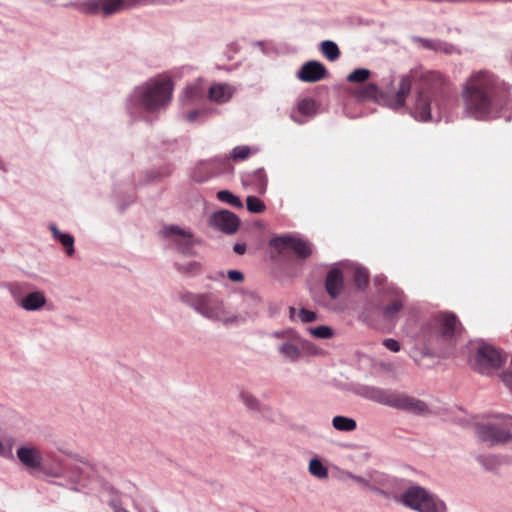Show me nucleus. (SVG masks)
<instances>
[{
    "label": "nucleus",
    "instance_id": "nucleus-4",
    "mask_svg": "<svg viewBox=\"0 0 512 512\" xmlns=\"http://www.w3.org/2000/svg\"><path fill=\"white\" fill-rule=\"evenodd\" d=\"M174 84L170 77L160 76L138 87L134 94L137 102L148 111L165 107L171 100Z\"/></svg>",
    "mask_w": 512,
    "mask_h": 512
},
{
    "label": "nucleus",
    "instance_id": "nucleus-5",
    "mask_svg": "<svg viewBox=\"0 0 512 512\" xmlns=\"http://www.w3.org/2000/svg\"><path fill=\"white\" fill-rule=\"evenodd\" d=\"M361 395L371 401L386 405L395 409L405 410L415 414H423L427 411L426 404L414 397L391 390L366 386L362 388Z\"/></svg>",
    "mask_w": 512,
    "mask_h": 512
},
{
    "label": "nucleus",
    "instance_id": "nucleus-14",
    "mask_svg": "<svg viewBox=\"0 0 512 512\" xmlns=\"http://www.w3.org/2000/svg\"><path fill=\"white\" fill-rule=\"evenodd\" d=\"M210 225L226 234H233L238 230L240 219L233 212L221 210L211 215Z\"/></svg>",
    "mask_w": 512,
    "mask_h": 512
},
{
    "label": "nucleus",
    "instance_id": "nucleus-40",
    "mask_svg": "<svg viewBox=\"0 0 512 512\" xmlns=\"http://www.w3.org/2000/svg\"><path fill=\"white\" fill-rule=\"evenodd\" d=\"M228 279L232 282H242L244 280V275L242 272L238 270H230L227 273Z\"/></svg>",
    "mask_w": 512,
    "mask_h": 512
},
{
    "label": "nucleus",
    "instance_id": "nucleus-13",
    "mask_svg": "<svg viewBox=\"0 0 512 512\" xmlns=\"http://www.w3.org/2000/svg\"><path fill=\"white\" fill-rule=\"evenodd\" d=\"M11 293L17 305L26 311L39 310L46 304V297L44 293L40 291L30 292L22 296L21 287L19 285H13L11 287Z\"/></svg>",
    "mask_w": 512,
    "mask_h": 512
},
{
    "label": "nucleus",
    "instance_id": "nucleus-43",
    "mask_svg": "<svg viewBox=\"0 0 512 512\" xmlns=\"http://www.w3.org/2000/svg\"><path fill=\"white\" fill-rule=\"evenodd\" d=\"M201 112H202V111L197 110V109L192 110V111L188 112V113L185 115V118H186V120H187V121H189V122H194V121L197 119V117L200 115V113H201Z\"/></svg>",
    "mask_w": 512,
    "mask_h": 512
},
{
    "label": "nucleus",
    "instance_id": "nucleus-25",
    "mask_svg": "<svg viewBox=\"0 0 512 512\" xmlns=\"http://www.w3.org/2000/svg\"><path fill=\"white\" fill-rule=\"evenodd\" d=\"M358 96L363 100H377L381 96V93L375 84L369 83L359 90Z\"/></svg>",
    "mask_w": 512,
    "mask_h": 512
},
{
    "label": "nucleus",
    "instance_id": "nucleus-3",
    "mask_svg": "<svg viewBox=\"0 0 512 512\" xmlns=\"http://www.w3.org/2000/svg\"><path fill=\"white\" fill-rule=\"evenodd\" d=\"M462 325L455 314L440 313L435 315L421 331L423 339L428 342H441L453 346L462 333Z\"/></svg>",
    "mask_w": 512,
    "mask_h": 512
},
{
    "label": "nucleus",
    "instance_id": "nucleus-29",
    "mask_svg": "<svg viewBox=\"0 0 512 512\" xmlns=\"http://www.w3.org/2000/svg\"><path fill=\"white\" fill-rule=\"evenodd\" d=\"M217 198H218V200L225 202V203L231 205L232 207H235V208L243 207V204H242L241 200L239 199V197L232 194L229 190L219 191L217 193Z\"/></svg>",
    "mask_w": 512,
    "mask_h": 512
},
{
    "label": "nucleus",
    "instance_id": "nucleus-9",
    "mask_svg": "<svg viewBox=\"0 0 512 512\" xmlns=\"http://www.w3.org/2000/svg\"><path fill=\"white\" fill-rule=\"evenodd\" d=\"M401 502L419 512H446L445 504L419 486L409 488L401 495Z\"/></svg>",
    "mask_w": 512,
    "mask_h": 512
},
{
    "label": "nucleus",
    "instance_id": "nucleus-30",
    "mask_svg": "<svg viewBox=\"0 0 512 512\" xmlns=\"http://www.w3.org/2000/svg\"><path fill=\"white\" fill-rule=\"evenodd\" d=\"M371 72L366 68L355 69L347 76V80L352 83H363L369 79Z\"/></svg>",
    "mask_w": 512,
    "mask_h": 512
},
{
    "label": "nucleus",
    "instance_id": "nucleus-11",
    "mask_svg": "<svg viewBox=\"0 0 512 512\" xmlns=\"http://www.w3.org/2000/svg\"><path fill=\"white\" fill-rule=\"evenodd\" d=\"M163 235L172 240L179 252L184 255H193L195 240L189 231L171 225L163 229Z\"/></svg>",
    "mask_w": 512,
    "mask_h": 512
},
{
    "label": "nucleus",
    "instance_id": "nucleus-39",
    "mask_svg": "<svg viewBox=\"0 0 512 512\" xmlns=\"http://www.w3.org/2000/svg\"><path fill=\"white\" fill-rule=\"evenodd\" d=\"M414 40L415 42L419 43L422 47L434 51L436 41L420 37L414 38Z\"/></svg>",
    "mask_w": 512,
    "mask_h": 512
},
{
    "label": "nucleus",
    "instance_id": "nucleus-50",
    "mask_svg": "<svg viewBox=\"0 0 512 512\" xmlns=\"http://www.w3.org/2000/svg\"><path fill=\"white\" fill-rule=\"evenodd\" d=\"M123 512H129L128 510H123Z\"/></svg>",
    "mask_w": 512,
    "mask_h": 512
},
{
    "label": "nucleus",
    "instance_id": "nucleus-7",
    "mask_svg": "<svg viewBox=\"0 0 512 512\" xmlns=\"http://www.w3.org/2000/svg\"><path fill=\"white\" fill-rule=\"evenodd\" d=\"M152 3H154V0H85L73 4V7L85 14H97L102 12L104 15L108 16L123 9H130Z\"/></svg>",
    "mask_w": 512,
    "mask_h": 512
},
{
    "label": "nucleus",
    "instance_id": "nucleus-27",
    "mask_svg": "<svg viewBox=\"0 0 512 512\" xmlns=\"http://www.w3.org/2000/svg\"><path fill=\"white\" fill-rule=\"evenodd\" d=\"M308 469L310 474L313 475L314 477H317L319 479H324L328 477V469L317 458H313L310 460Z\"/></svg>",
    "mask_w": 512,
    "mask_h": 512
},
{
    "label": "nucleus",
    "instance_id": "nucleus-18",
    "mask_svg": "<svg viewBox=\"0 0 512 512\" xmlns=\"http://www.w3.org/2000/svg\"><path fill=\"white\" fill-rule=\"evenodd\" d=\"M325 289L331 299H336L340 296L344 289V277L339 268H332L328 272L325 279Z\"/></svg>",
    "mask_w": 512,
    "mask_h": 512
},
{
    "label": "nucleus",
    "instance_id": "nucleus-23",
    "mask_svg": "<svg viewBox=\"0 0 512 512\" xmlns=\"http://www.w3.org/2000/svg\"><path fill=\"white\" fill-rule=\"evenodd\" d=\"M333 427L339 431L350 432L355 430L356 421L344 416H335L332 420Z\"/></svg>",
    "mask_w": 512,
    "mask_h": 512
},
{
    "label": "nucleus",
    "instance_id": "nucleus-48",
    "mask_svg": "<svg viewBox=\"0 0 512 512\" xmlns=\"http://www.w3.org/2000/svg\"><path fill=\"white\" fill-rule=\"evenodd\" d=\"M195 180L199 181V182H202L204 181L205 179L204 178H197L196 176H194Z\"/></svg>",
    "mask_w": 512,
    "mask_h": 512
},
{
    "label": "nucleus",
    "instance_id": "nucleus-51",
    "mask_svg": "<svg viewBox=\"0 0 512 512\" xmlns=\"http://www.w3.org/2000/svg\"><path fill=\"white\" fill-rule=\"evenodd\" d=\"M123 512H129L128 510H123Z\"/></svg>",
    "mask_w": 512,
    "mask_h": 512
},
{
    "label": "nucleus",
    "instance_id": "nucleus-26",
    "mask_svg": "<svg viewBox=\"0 0 512 512\" xmlns=\"http://www.w3.org/2000/svg\"><path fill=\"white\" fill-rule=\"evenodd\" d=\"M185 102L192 104L204 98L205 91L200 85H192L186 88Z\"/></svg>",
    "mask_w": 512,
    "mask_h": 512
},
{
    "label": "nucleus",
    "instance_id": "nucleus-32",
    "mask_svg": "<svg viewBox=\"0 0 512 512\" xmlns=\"http://www.w3.org/2000/svg\"><path fill=\"white\" fill-rule=\"evenodd\" d=\"M354 282L359 288H364L369 281L368 273L363 268H357L354 272Z\"/></svg>",
    "mask_w": 512,
    "mask_h": 512
},
{
    "label": "nucleus",
    "instance_id": "nucleus-36",
    "mask_svg": "<svg viewBox=\"0 0 512 512\" xmlns=\"http://www.w3.org/2000/svg\"><path fill=\"white\" fill-rule=\"evenodd\" d=\"M434 51L442 52L444 54H451L455 51V47L452 44L443 41H436Z\"/></svg>",
    "mask_w": 512,
    "mask_h": 512
},
{
    "label": "nucleus",
    "instance_id": "nucleus-37",
    "mask_svg": "<svg viewBox=\"0 0 512 512\" xmlns=\"http://www.w3.org/2000/svg\"><path fill=\"white\" fill-rule=\"evenodd\" d=\"M298 316L303 323L313 322L317 318L315 312L304 309V308L300 309Z\"/></svg>",
    "mask_w": 512,
    "mask_h": 512
},
{
    "label": "nucleus",
    "instance_id": "nucleus-31",
    "mask_svg": "<svg viewBox=\"0 0 512 512\" xmlns=\"http://www.w3.org/2000/svg\"><path fill=\"white\" fill-rule=\"evenodd\" d=\"M248 211L252 213H262L265 211L266 206L259 198L255 196H248L246 199Z\"/></svg>",
    "mask_w": 512,
    "mask_h": 512
},
{
    "label": "nucleus",
    "instance_id": "nucleus-45",
    "mask_svg": "<svg viewBox=\"0 0 512 512\" xmlns=\"http://www.w3.org/2000/svg\"><path fill=\"white\" fill-rule=\"evenodd\" d=\"M113 509L115 512H123V510H125L123 507H121L120 505H113Z\"/></svg>",
    "mask_w": 512,
    "mask_h": 512
},
{
    "label": "nucleus",
    "instance_id": "nucleus-41",
    "mask_svg": "<svg viewBox=\"0 0 512 512\" xmlns=\"http://www.w3.org/2000/svg\"><path fill=\"white\" fill-rule=\"evenodd\" d=\"M501 378L504 384L512 389V370L509 369L508 371L503 372Z\"/></svg>",
    "mask_w": 512,
    "mask_h": 512
},
{
    "label": "nucleus",
    "instance_id": "nucleus-28",
    "mask_svg": "<svg viewBox=\"0 0 512 512\" xmlns=\"http://www.w3.org/2000/svg\"><path fill=\"white\" fill-rule=\"evenodd\" d=\"M252 182L259 193H264L267 187V175L263 169H257L252 174Z\"/></svg>",
    "mask_w": 512,
    "mask_h": 512
},
{
    "label": "nucleus",
    "instance_id": "nucleus-46",
    "mask_svg": "<svg viewBox=\"0 0 512 512\" xmlns=\"http://www.w3.org/2000/svg\"><path fill=\"white\" fill-rule=\"evenodd\" d=\"M246 300H251V301H259V299L256 297V296H253V295H250L246 298Z\"/></svg>",
    "mask_w": 512,
    "mask_h": 512
},
{
    "label": "nucleus",
    "instance_id": "nucleus-8",
    "mask_svg": "<svg viewBox=\"0 0 512 512\" xmlns=\"http://www.w3.org/2000/svg\"><path fill=\"white\" fill-rule=\"evenodd\" d=\"M503 363L504 358L501 352L486 343L479 344L470 358L471 368L482 375H490L499 369Z\"/></svg>",
    "mask_w": 512,
    "mask_h": 512
},
{
    "label": "nucleus",
    "instance_id": "nucleus-42",
    "mask_svg": "<svg viewBox=\"0 0 512 512\" xmlns=\"http://www.w3.org/2000/svg\"><path fill=\"white\" fill-rule=\"evenodd\" d=\"M199 269H200V264L197 262H191V263H189L188 266H185L183 268L179 267V270H181V271L193 272V273L198 272Z\"/></svg>",
    "mask_w": 512,
    "mask_h": 512
},
{
    "label": "nucleus",
    "instance_id": "nucleus-22",
    "mask_svg": "<svg viewBox=\"0 0 512 512\" xmlns=\"http://www.w3.org/2000/svg\"><path fill=\"white\" fill-rule=\"evenodd\" d=\"M297 110L303 116H314L317 113V103L312 98H303L298 102Z\"/></svg>",
    "mask_w": 512,
    "mask_h": 512
},
{
    "label": "nucleus",
    "instance_id": "nucleus-10",
    "mask_svg": "<svg viewBox=\"0 0 512 512\" xmlns=\"http://www.w3.org/2000/svg\"><path fill=\"white\" fill-rule=\"evenodd\" d=\"M478 437L491 445L507 441L511 437L507 418H499L495 422L480 425L477 428Z\"/></svg>",
    "mask_w": 512,
    "mask_h": 512
},
{
    "label": "nucleus",
    "instance_id": "nucleus-38",
    "mask_svg": "<svg viewBox=\"0 0 512 512\" xmlns=\"http://www.w3.org/2000/svg\"><path fill=\"white\" fill-rule=\"evenodd\" d=\"M383 345L392 352L400 351V343L392 338L385 339Z\"/></svg>",
    "mask_w": 512,
    "mask_h": 512
},
{
    "label": "nucleus",
    "instance_id": "nucleus-15",
    "mask_svg": "<svg viewBox=\"0 0 512 512\" xmlns=\"http://www.w3.org/2000/svg\"><path fill=\"white\" fill-rule=\"evenodd\" d=\"M327 74L328 71L321 62L311 60L302 65L297 77L302 82L314 83L326 78Z\"/></svg>",
    "mask_w": 512,
    "mask_h": 512
},
{
    "label": "nucleus",
    "instance_id": "nucleus-21",
    "mask_svg": "<svg viewBox=\"0 0 512 512\" xmlns=\"http://www.w3.org/2000/svg\"><path fill=\"white\" fill-rule=\"evenodd\" d=\"M279 352L288 360L294 362L301 356L299 347L293 342H285L279 347Z\"/></svg>",
    "mask_w": 512,
    "mask_h": 512
},
{
    "label": "nucleus",
    "instance_id": "nucleus-16",
    "mask_svg": "<svg viewBox=\"0 0 512 512\" xmlns=\"http://www.w3.org/2000/svg\"><path fill=\"white\" fill-rule=\"evenodd\" d=\"M386 298L389 303L383 306V315L386 319H393L402 309L405 296L402 291L390 287L386 291Z\"/></svg>",
    "mask_w": 512,
    "mask_h": 512
},
{
    "label": "nucleus",
    "instance_id": "nucleus-20",
    "mask_svg": "<svg viewBox=\"0 0 512 512\" xmlns=\"http://www.w3.org/2000/svg\"><path fill=\"white\" fill-rule=\"evenodd\" d=\"M53 237L60 241L61 244L66 248V253L72 256L74 253V238L69 234L62 233L55 225L50 227Z\"/></svg>",
    "mask_w": 512,
    "mask_h": 512
},
{
    "label": "nucleus",
    "instance_id": "nucleus-24",
    "mask_svg": "<svg viewBox=\"0 0 512 512\" xmlns=\"http://www.w3.org/2000/svg\"><path fill=\"white\" fill-rule=\"evenodd\" d=\"M321 52L329 61H335L340 56L337 44L330 40H325L321 43Z\"/></svg>",
    "mask_w": 512,
    "mask_h": 512
},
{
    "label": "nucleus",
    "instance_id": "nucleus-33",
    "mask_svg": "<svg viewBox=\"0 0 512 512\" xmlns=\"http://www.w3.org/2000/svg\"><path fill=\"white\" fill-rule=\"evenodd\" d=\"M252 153V149L248 146H237L232 151V159L237 160H245Z\"/></svg>",
    "mask_w": 512,
    "mask_h": 512
},
{
    "label": "nucleus",
    "instance_id": "nucleus-47",
    "mask_svg": "<svg viewBox=\"0 0 512 512\" xmlns=\"http://www.w3.org/2000/svg\"><path fill=\"white\" fill-rule=\"evenodd\" d=\"M292 119L294 120V122L302 123V121H301V120L296 119L294 116H292Z\"/></svg>",
    "mask_w": 512,
    "mask_h": 512
},
{
    "label": "nucleus",
    "instance_id": "nucleus-44",
    "mask_svg": "<svg viewBox=\"0 0 512 512\" xmlns=\"http://www.w3.org/2000/svg\"><path fill=\"white\" fill-rule=\"evenodd\" d=\"M234 252L243 255L246 252V244L244 243H236L233 248Z\"/></svg>",
    "mask_w": 512,
    "mask_h": 512
},
{
    "label": "nucleus",
    "instance_id": "nucleus-35",
    "mask_svg": "<svg viewBox=\"0 0 512 512\" xmlns=\"http://www.w3.org/2000/svg\"><path fill=\"white\" fill-rule=\"evenodd\" d=\"M241 398L248 408L253 410L259 409V401L253 395L247 392H242Z\"/></svg>",
    "mask_w": 512,
    "mask_h": 512
},
{
    "label": "nucleus",
    "instance_id": "nucleus-2",
    "mask_svg": "<svg viewBox=\"0 0 512 512\" xmlns=\"http://www.w3.org/2000/svg\"><path fill=\"white\" fill-rule=\"evenodd\" d=\"M504 88L493 73L485 70L469 76L463 85L461 98L465 113L476 120H485L493 112L496 98Z\"/></svg>",
    "mask_w": 512,
    "mask_h": 512
},
{
    "label": "nucleus",
    "instance_id": "nucleus-12",
    "mask_svg": "<svg viewBox=\"0 0 512 512\" xmlns=\"http://www.w3.org/2000/svg\"><path fill=\"white\" fill-rule=\"evenodd\" d=\"M271 245L279 250H292L300 259H306L312 254L309 242L291 236L276 237L271 240Z\"/></svg>",
    "mask_w": 512,
    "mask_h": 512
},
{
    "label": "nucleus",
    "instance_id": "nucleus-49",
    "mask_svg": "<svg viewBox=\"0 0 512 512\" xmlns=\"http://www.w3.org/2000/svg\"><path fill=\"white\" fill-rule=\"evenodd\" d=\"M295 312V308L291 307L290 308V313H291V317L293 316V313Z\"/></svg>",
    "mask_w": 512,
    "mask_h": 512
},
{
    "label": "nucleus",
    "instance_id": "nucleus-34",
    "mask_svg": "<svg viewBox=\"0 0 512 512\" xmlns=\"http://www.w3.org/2000/svg\"><path fill=\"white\" fill-rule=\"evenodd\" d=\"M310 332L313 336L322 339L330 338L333 335V330L328 326H318L316 328L310 329Z\"/></svg>",
    "mask_w": 512,
    "mask_h": 512
},
{
    "label": "nucleus",
    "instance_id": "nucleus-1",
    "mask_svg": "<svg viewBox=\"0 0 512 512\" xmlns=\"http://www.w3.org/2000/svg\"><path fill=\"white\" fill-rule=\"evenodd\" d=\"M419 83L413 116L420 121L433 119L432 112L440 116L441 108L448 97L446 80L435 71L411 70L401 77L397 91L387 96L386 103L393 109L405 106L406 98L410 94L412 84Z\"/></svg>",
    "mask_w": 512,
    "mask_h": 512
},
{
    "label": "nucleus",
    "instance_id": "nucleus-19",
    "mask_svg": "<svg viewBox=\"0 0 512 512\" xmlns=\"http://www.w3.org/2000/svg\"><path fill=\"white\" fill-rule=\"evenodd\" d=\"M233 90L226 84H214L209 88L208 98L216 103H225L232 97Z\"/></svg>",
    "mask_w": 512,
    "mask_h": 512
},
{
    "label": "nucleus",
    "instance_id": "nucleus-17",
    "mask_svg": "<svg viewBox=\"0 0 512 512\" xmlns=\"http://www.w3.org/2000/svg\"><path fill=\"white\" fill-rule=\"evenodd\" d=\"M19 461L29 469L39 470L42 466V454L37 447L22 446L17 450Z\"/></svg>",
    "mask_w": 512,
    "mask_h": 512
},
{
    "label": "nucleus",
    "instance_id": "nucleus-6",
    "mask_svg": "<svg viewBox=\"0 0 512 512\" xmlns=\"http://www.w3.org/2000/svg\"><path fill=\"white\" fill-rule=\"evenodd\" d=\"M180 299L206 318L223 321L224 323L234 322L237 319L236 316L233 318L226 317L227 311L222 300L213 293L193 294L184 292L180 294Z\"/></svg>",
    "mask_w": 512,
    "mask_h": 512
}]
</instances>
